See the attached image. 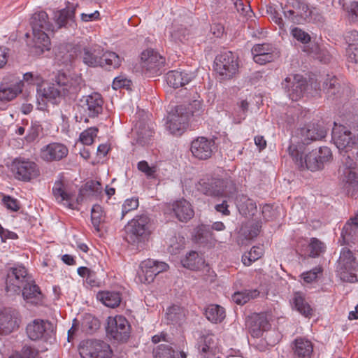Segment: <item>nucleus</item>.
Returning <instances> with one entry per match:
<instances>
[{
    "label": "nucleus",
    "mask_w": 358,
    "mask_h": 358,
    "mask_svg": "<svg viewBox=\"0 0 358 358\" xmlns=\"http://www.w3.org/2000/svg\"><path fill=\"white\" fill-rule=\"evenodd\" d=\"M34 47L41 52L50 49V41L47 34L53 31L54 27L49 22L48 14L43 10L34 13L30 20Z\"/></svg>",
    "instance_id": "1"
},
{
    "label": "nucleus",
    "mask_w": 358,
    "mask_h": 358,
    "mask_svg": "<svg viewBox=\"0 0 358 358\" xmlns=\"http://www.w3.org/2000/svg\"><path fill=\"white\" fill-rule=\"evenodd\" d=\"M197 189L206 196L230 198L236 192V186L229 178L220 179L206 177L199 181Z\"/></svg>",
    "instance_id": "2"
},
{
    "label": "nucleus",
    "mask_w": 358,
    "mask_h": 358,
    "mask_svg": "<svg viewBox=\"0 0 358 358\" xmlns=\"http://www.w3.org/2000/svg\"><path fill=\"white\" fill-rule=\"evenodd\" d=\"M152 232L150 219L146 215L135 216L127 227V240L134 245L141 246L147 241Z\"/></svg>",
    "instance_id": "3"
},
{
    "label": "nucleus",
    "mask_w": 358,
    "mask_h": 358,
    "mask_svg": "<svg viewBox=\"0 0 358 358\" xmlns=\"http://www.w3.org/2000/svg\"><path fill=\"white\" fill-rule=\"evenodd\" d=\"M9 169L16 180L26 182L37 178L40 175L38 164L24 157H15L11 162Z\"/></svg>",
    "instance_id": "4"
},
{
    "label": "nucleus",
    "mask_w": 358,
    "mask_h": 358,
    "mask_svg": "<svg viewBox=\"0 0 358 358\" xmlns=\"http://www.w3.org/2000/svg\"><path fill=\"white\" fill-rule=\"evenodd\" d=\"M337 273L343 281L348 282L358 281V263L352 251L348 248H343L341 251Z\"/></svg>",
    "instance_id": "5"
},
{
    "label": "nucleus",
    "mask_w": 358,
    "mask_h": 358,
    "mask_svg": "<svg viewBox=\"0 0 358 358\" xmlns=\"http://www.w3.org/2000/svg\"><path fill=\"white\" fill-rule=\"evenodd\" d=\"M78 350L82 358H110L113 355L110 345L98 339L81 341Z\"/></svg>",
    "instance_id": "6"
},
{
    "label": "nucleus",
    "mask_w": 358,
    "mask_h": 358,
    "mask_svg": "<svg viewBox=\"0 0 358 358\" xmlns=\"http://www.w3.org/2000/svg\"><path fill=\"white\" fill-rule=\"evenodd\" d=\"M358 129V124L354 126L352 131L348 130L343 125H337L334 123L332 129L331 140L339 150H344L345 153L352 150L358 143L357 136H354L355 130ZM348 155V154H345Z\"/></svg>",
    "instance_id": "7"
},
{
    "label": "nucleus",
    "mask_w": 358,
    "mask_h": 358,
    "mask_svg": "<svg viewBox=\"0 0 358 358\" xmlns=\"http://www.w3.org/2000/svg\"><path fill=\"white\" fill-rule=\"evenodd\" d=\"M165 62V57L154 49L148 48L141 54L142 70L148 76H155L161 74Z\"/></svg>",
    "instance_id": "8"
},
{
    "label": "nucleus",
    "mask_w": 358,
    "mask_h": 358,
    "mask_svg": "<svg viewBox=\"0 0 358 358\" xmlns=\"http://www.w3.org/2000/svg\"><path fill=\"white\" fill-rule=\"evenodd\" d=\"M214 69L222 79H229L238 71V57L231 51L222 52L215 57Z\"/></svg>",
    "instance_id": "9"
},
{
    "label": "nucleus",
    "mask_w": 358,
    "mask_h": 358,
    "mask_svg": "<svg viewBox=\"0 0 358 358\" xmlns=\"http://www.w3.org/2000/svg\"><path fill=\"white\" fill-rule=\"evenodd\" d=\"M52 194L56 201L69 209H74L82 199L81 195H76L75 191L69 188L61 180H56L52 187Z\"/></svg>",
    "instance_id": "10"
},
{
    "label": "nucleus",
    "mask_w": 358,
    "mask_h": 358,
    "mask_svg": "<svg viewBox=\"0 0 358 358\" xmlns=\"http://www.w3.org/2000/svg\"><path fill=\"white\" fill-rule=\"evenodd\" d=\"M189 120V114L185 112V106H178L168 114L165 126L171 134L180 135L186 128Z\"/></svg>",
    "instance_id": "11"
},
{
    "label": "nucleus",
    "mask_w": 358,
    "mask_h": 358,
    "mask_svg": "<svg viewBox=\"0 0 358 358\" xmlns=\"http://www.w3.org/2000/svg\"><path fill=\"white\" fill-rule=\"evenodd\" d=\"M169 265L164 262L148 259L142 262L138 271L139 281L144 284L152 282L157 275L166 271Z\"/></svg>",
    "instance_id": "12"
},
{
    "label": "nucleus",
    "mask_w": 358,
    "mask_h": 358,
    "mask_svg": "<svg viewBox=\"0 0 358 358\" xmlns=\"http://www.w3.org/2000/svg\"><path fill=\"white\" fill-rule=\"evenodd\" d=\"M357 163L349 155H343L341 159V165L338 170L340 179L348 187L358 186V171Z\"/></svg>",
    "instance_id": "13"
},
{
    "label": "nucleus",
    "mask_w": 358,
    "mask_h": 358,
    "mask_svg": "<svg viewBox=\"0 0 358 358\" xmlns=\"http://www.w3.org/2000/svg\"><path fill=\"white\" fill-rule=\"evenodd\" d=\"M26 268L23 266L11 268L7 273L6 290L7 292L19 294L21 288L29 282Z\"/></svg>",
    "instance_id": "14"
},
{
    "label": "nucleus",
    "mask_w": 358,
    "mask_h": 358,
    "mask_svg": "<svg viewBox=\"0 0 358 358\" xmlns=\"http://www.w3.org/2000/svg\"><path fill=\"white\" fill-rule=\"evenodd\" d=\"M106 333L108 336L117 341H125L129 337V324L126 318L121 315L109 317Z\"/></svg>",
    "instance_id": "15"
},
{
    "label": "nucleus",
    "mask_w": 358,
    "mask_h": 358,
    "mask_svg": "<svg viewBox=\"0 0 358 358\" xmlns=\"http://www.w3.org/2000/svg\"><path fill=\"white\" fill-rule=\"evenodd\" d=\"M103 100L99 93H92L83 96L78 106L80 113L88 117H96L102 113Z\"/></svg>",
    "instance_id": "16"
},
{
    "label": "nucleus",
    "mask_w": 358,
    "mask_h": 358,
    "mask_svg": "<svg viewBox=\"0 0 358 358\" xmlns=\"http://www.w3.org/2000/svg\"><path fill=\"white\" fill-rule=\"evenodd\" d=\"M288 152L295 163L301 169L306 168L311 171H315L323 168L315 150L306 155L304 161L302 153L298 150L296 145L291 144L288 148Z\"/></svg>",
    "instance_id": "17"
},
{
    "label": "nucleus",
    "mask_w": 358,
    "mask_h": 358,
    "mask_svg": "<svg viewBox=\"0 0 358 358\" xmlns=\"http://www.w3.org/2000/svg\"><path fill=\"white\" fill-rule=\"evenodd\" d=\"M26 333L32 341H47L53 333V326L48 320L35 319L27 325Z\"/></svg>",
    "instance_id": "18"
},
{
    "label": "nucleus",
    "mask_w": 358,
    "mask_h": 358,
    "mask_svg": "<svg viewBox=\"0 0 358 358\" xmlns=\"http://www.w3.org/2000/svg\"><path fill=\"white\" fill-rule=\"evenodd\" d=\"M24 83L14 76L5 77L0 85V101H10L22 91Z\"/></svg>",
    "instance_id": "19"
},
{
    "label": "nucleus",
    "mask_w": 358,
    "mask_h": 358,
    "mask_svg": "<svg viewBox=\"0 0 358 358\" xmlns=\"http://www.w3.org/2000/svg\"><path fill=\"white\" fill-rule=\"evenodd\" d=\"M21 323L20 313L13 308L0 311V335H8L17 330Z\"/></svg>",
    "instance_id": "20"
},
{
    "label": "nucleus",
    "mask_w": 358,
    "mask_h": 358,
    "mask_svg": "<svg viewBox=\"0 0 358 358\" xmlns=\"http://www.w3.org/2000/svg\"><path fill=\"white\" fill-rule=\"evenodd\" d=\"M282 85L287 90V96L292 101L299 100L307 87L306 80L298 74L287 77Z\"/></svg>",
    "instance_id": "21"
},
{
    "label": "nucleus",
    "mask_w": 358,
    "mask_h": 358,
    "mask_svg": "<svg viewBox=\"0 0 358 358\" xmlns=\"http://www.w3.org/2000/svg\"><path fill=\"white\" fill-rule=\"evenodd\" d=\"M132 133L135 135L137 143L141 145H148L154 134V123L145 118H141L136 121Z\"/></svg>",
    "instance_id": "22"
},
{
    "label": "nucleus",
    "mask_w": 358,
    "mask_h": 358,
    "mask_svg": "<svg viewBox=\"0 0 358 358\" xmlns=\"http://www.w3.org/2000/svg\"><path fill=\"white\" fill-rule=\"evenodd\" d=\"M62 96L61 90L59 89L56 83L43 89L37 88L38 109L44 110L47 102H50L52 104L57 103Z\"/></svg>",
    "instance_id": "23"
},
{
    "label": "nucleus",
    "mask_w": 358,
    "mask_h": 358,
    "mask_svg": "<svg viewBox=\"0 0 358 358\" xmlns=\"http://www.w3.org/2000/svg\"><path fill=\"white\" fill-rule=\"evenodd\" d=\"M68 154V148L63 143L56 142L43 146L40 150L41 158L47 162L60 161Z\"/></svg>",
    "instance_id": "24"
},
{
    "label": "nucleus",
    "mask_w": 358,
    "mask_h": 358,
    "mask_svg": "<svg viewBox=\"0 0 358 358\" xmlns=\"http://www.w3.org/2000/svg\"><path fill=\"white\" fill-rule=\"evenodd\" d=\"M214 145L213 139L200 136L192 141L190 150L194 157L205 160L211 157Z\"/></svg>",
    "instance_id": "25"
},
{
    "label": "nucleus",
    "mask_w": 358,
    "mask_h": 358,
    "mask_svg": "<svg viewBox=\"0 0 358 358\" xmlns=\"http://www.w3.org/2000/svg\"><path fill=\"white\" fill-rule=\"evenodd\" d=\"M55 83L61 90L62 95L78 93L82 86V79L79 76L69 77L64 73H59L55 78Z\"/></svg>",
    "instance_id": "26"
},
{
    "label": "nucleus",
    "mask_w": 358,
    "mask_h": 358,
    "mask_svg": "<svg viewBox=\"0 0 358 358\" xmlns=\"http://www.w3.org/2000/svg\"><path fill=\"white\" fill-rule=\"evenodd\" d=\"M301 141L308 144L314 141L322 140L327 135V130L320 124L310 123L301 127L299 131Z\"/></svg>",
    "instance_id": "27"
},
{
    "label": "nucleus",
    "mask_w": 358,
    "mask_h": 358,
    "mask_svg": "<svg viewBox=\"0 0 358 358\" xmlns=\"http://www.w3.org/2000/svg\"><path fill=\"white\" fill-rule=\"evenodd\" d=\"M251 51L255 62L261 65L273 61L277 55L275 48L270 43L256 44Z\"/></svg>",
    "instance_id": "28"
},
{
    "label": "nucleus",
    "mask_w": 358,
    "mask_h": 358,
    "mask_svg": "<svg viewBox=\"0 0 358 358\" xmlns=\"http://www.w3.org/2000/svg\"><path fill=\"white\" fill-rule=\"evenodd\" d=\"M288 6L292 7L283 11L284 16L294 23L299 22V18L308 16V6L300 0H288Z\"/></svg>",
    "instance_id": "29"
},
{
    "label": "nucleus",
    "mask_w": 358,
    "mask_h": 358,
    "mask_svg": "<svg viewBox=\"0 0 358 358\" xmlns=\"http://www.w3.org/2000/svg\"><path fill=\"white\" fill-rule=\"evenodd\" d=\"M102 52L103 50L98 45L86 47L80 52V57L83 63L88 66H102Z\"/></svg>",
    "instance_id": "30"
},
{
    "label": "nucleus",
    "mask_w": 358,
    "mask_h": 358,
    "mask_svg": "<svg viewBox=\"0 0 358 358\" xmlns=\"http://www.w3.org/2000/svg\"><path fill=\"white\" fill-rule=\"evenodd\" d=\"M292 349L296 358H311L313 345L309 339L300 336L292 342Z\"/></svg>",
    "instance_id": "31"
},
{
    "label": "nucleus",
    "mask_w": 358,
    "mask_h": 358,
    "mask_svg": "<svg viewBox=\"0 0 358 358\" xmlns=\"http://www.w3.org/2000/svg\"><path fill=\"white\" fill-rule=\"evenodd\" d=\"M172 210L176 217L182 222H187L191 220L194 215L192 206L185 199L176 201L172 204Z\"/></svg>",
    "instance_id": "32"
},
{
    "label": "nucleus",
    "mask_w": 358,
    "mask_h": 358,
    "mask_svg": "<svg viewBox=\"0 0 358 358\" xmlns=\"http://www.w3.org/2000/svg\"><path fill=\"white\" fill-rule=\"evenodd\" d=\"M22 296L27 303L38 306L43 303V294L38 285L29 281L22 287Z\"/></svg>",
    "instance_id": "33"
},
{
    "label": "nucleus",
    "mask_w": 358,
    "mask_h": 358,
    "mask_svg": "<svg viewBox=\"0 0 358 358\" xmlns=\"http://www.w3.org/2000/svg\"><path fill=\"white\" fill-rule=\"evenodd\" d=\"M193 76L186 71L173 70L169 71L166 75L167 84L173 87L178 88L188 84L192 79Z\"/></svg>",
    "instance_id": "34"
},
{
    "label": "nucleus",
    "mask_w": 358,
    "mask_h": 358,
    "mask_svg": "<svg viewBox=\"0 0 358 358\" xmlns=\"http://www.w3.org/2000/svg\"><path fill=\"white\" fill-rule=\"evenodd\" d=\"M345 40L348 45L347 48L348 61L358 63V31L352 30L347 32Z\"/></svg>",
    "instance_id": "35"
},
{
    "label": "nucleus",
    "mask_w": 358,
    "mask_h": 358,
    "mask_svg": "<svg viewBox=\"0 0 358 358\" xmlns=\"http://www.w3.org/2000/svg\"><path fill=\"white\" fill-rule=\"evenodd\" d=\"M341 83L338 79L335 76L329 77L328 76L327 79L324 81L323 90L326 92L329 98L335 99L343 95L346 90L342 88V91H341Z\"/></svg>",
    "instance_id": "36"
},
{
    "label": "nucleus",
    "mask_w": 358,
    "mask_h": 358,
    "mask_svg": "<svg viewBox=\"0 0 358 358\" xmlns=\"http://www.w3.org/2000/svg\"><path fill=\"white\" fill-rule=\"evenodd\" d=\"M96 298L106 306L113 308L117 307L122 300L120 294L115 291L99 292Z\"/></svg>",
    "instance_id": "37"
},
{
    "label": "nucleus",
    "mask_w": 358,
    "mask_h": 358,
    "mask_svg": "<svg viewBox=\"0 0 358 358\" xmlns=\"http://www.w3.org/2000/svg\"><path fill=\"white\" fill-rule=\"evenodd\" d=\"M194 240L201 243H213L215 241V234L209 225L201 224L195 228L194 232Z\"/></svg>",
    "instance_id": "38"
},
{
    "label": "nucleus",
    "mask_w": 358,
    "mask_h": 358,
    "mask_svg": "<svg viewBox=\"0 0 358 358\" xmlns=\"http://www.w3.org/2000/svg\"><path fill=\"white\" fill-rule=\"evenodd\" d=\"M217 348V337L211 334L208 333L203 335L199 341L198 349L201 353H214Z\"/></svg>",
    "instance_id": "39"
},
{
    "label": "nucleus",
    "mask_w": 358,
    "mask_h": 358,
    "mask_svg": "<svg viewBox=\"0 0 358 358\" xmlns=\"http://www.w3.org/2000/svg\"><path fill=\"white\" fill-rule=\"evenodd\" d=\"M206 318L213 323H220L225 318V310L217 304H210L205 311Z\"/></svg>",
    "instance_id": "40"
},
{
    "label": "nucleus",
    "mask_w": 358,
    "mask_h": 358,
    "mask_svg": "<svg viewBox=\"0 0 358 358\" xmlns=\"http://www.w3.org/2000/svg\"><path fill=\"white\" fill-rule=\"evenodd\" d=\"M205 261L196 252L192 251L182 260L184 267L191 270H199L204 265Z\"/></svg>",
    "instance_id": "41"
},
{
    "label": "nucleus",
    "mask_w": 358,
    "mask_h": 358,
    "mask_svg": "<svg viewBox=\"0 0 358 358\" xmlns=\"http://www.w3.org/2000/svg\"><path fill=\"white\" fill-rule=\"evenodd\" d=\"M303 50L324 63H327L330 60V55L327 49L318 43H311V46L308 49H306V47H305Z\"/></svg>",
    "instance_id": "42"
},
{
    "label": "nucleus",
    "mask_w": 358,
    "mask_h": 358,
    "mask_svg": "<svg viewBox=\"0 0 358 358\" xmlns=\"http://www.w3.org/2000/svg\"><path fill=\"white\" fill-rule=\"evenodd\" d=\"M236 205L240 213L243 215H253L255 210H256V203L254 202V201L245 195L238 196L237 199Z\"/></svg>",
    "instance_id": "43"
},
{
    "label": "nucleus",
    "mask_w": 358,
    "mask_h": 358,
    "mask_svg": "<svg viewBox=\"0 0 358 358\" xmlns=\"http://www.w3.org/2000/svg\"><path fill=\"white\" fill-rule=\"evenodd\" d=\"M78 274L85 279L86 284L90 287H97L99 285V280L96 273L90 268L80 266L77 269Z\"/></svg>",
    "instance_id": "44"
},
{
    "label": "nucleus",
    "mask_w": 358,
    "mask_h": 358,
    "mask_svg": "<svg viewBox=\"0 0 358 358\" xmlns=\"http://www.w3.org/2000/svg\"><path fill=\"white\" fill-rule=\"evenodd\" d=\"M293 304L295 308L305 317H309L312 315L310 306L306 302L301 293L296 292L294 294Z\"/></svg>",
    "instance_id": "45"
},
{
    "label": "nucleus",
    "mask_w": 358,
    "mask_h": 358,
    "mask_svg": "<svg viewBox=\"0 0 358 358\" xmlns=\"http://www.w3.org/2000/svg\"><path fill=\"white\" fill-rule=\"evenodd\" d=\"M259 294L257 289L237 292L232 295L231 299L236 304L243 305L250 299L256 298Z\"/></svg>",
    "instance_id": "46"
},
{
    "label": "nucleus",
    "mask_w": 358,
    "mask_h": 358,
    "mask_svg": "<svg viewBox=\"0 0 358 358\" xmlns=\"http://www.w3.org/2000/svg\"><path fill=\"white\" fill-rule=\"evenodd\" d=\"M262 246H253L248 252L242 256V262L245 266H249L252 262L259 259L263 255Z\"/></svg>",
    "instance_id": "47"
},
{
    "label": "nucleus",
    "mask_w": 358,
    "mask_h": 358,
    "mask_svg": "<svg viewBox=\"0 0 358 358\" xmlns=\"http://www.w3.org/2000/svg\"><path fill=\"white\" fill-rule=\"evenodd\" d=\"M74 9L66 8L55 13V20L59 27L64 26L69 20L74 17Z\"/></svg>",
    "instance_id": "48"
},
{
    "label": "nucleus",
    "mask_w": 358,
    "mask_h": 358,
    "mask_svg": "<svg viewBox=\"0 0 358 358\" xmlns=\"http://www.w3.org/2000/svg\"><path fill=\"white\" fill-rule=\"evenodd\" d=\"M102 61L103 66H108L110 68H118L122 62V58L114 52H102Z\"/></svg>",
    "instance_id": "49"
},
{
    "label": "nucleus",
    "mask_w": 358,
    "mask_h": 358,
    "mask_svg": "<svg viewBox=\"0 0 358 358\" xmlns=\"http://www.w3.org/2000/svg\"><path fill=\"white\" fill-rule=\"evenodd\" d=\"M155 358H178V352L168 345L161 344L153 352Z\"/></svg>",
    "instance_id": "50"
},
{
    "label": "nucleus",
    "mask_w": 358,
    "mask_h": 358,
    "mask_svg": "<svg viewBox=\"0 0 358 358\" xmlns=\"http://www.w3.org/2000/svg\"><path fill=\"white\" fill-rule=\"evenodd\" d=\"M92 224L96 231H100V224L103 221V210L100 206L95 205L91 212Z\"/></svg>",
    "instance_id": "51"
},
{
    "label": "nucleus",
    "mask_w": 358,
    "mask_h": 358,
    "mask_svg": "<svg viewBox=\"0 0 358 358\" xmlns=\"http://www.w3.org/2000/svg\"><path fill=\"white\" fill-rule=\"evenodd\" d=\"M98 129L95 127H90L80 134V141L84 145H90L94 142V138L98 133Z\"/></svg>",
    "instance_id": "52"
},
{
    "label": "nucleus",
    "mask_w": 358,
    "mask_h": 358,
    "mask_svg": "<svg viewBox=\"0 0 358 358\" xmlns=\"http://www.w3.org/2000/svg\"><path fill=\"white\" fill-rule=\"evenodd\" d=\"M308 248L311 257H318L325 250L324 244L316 238H310Z\"/></svg>",
    "instance_id": "53"
},
{
    "label": "nucleus",
    "mask_w": 358,
    "mask_h": 358,
    "mask_svg": "<svg viewBox=\"0 0 358 358\" xmlns=\"http://www.w3.org/2000/svg\"><path fill=\"white\" fill-rule=\"evenodd\" d=\"M139 206V201L137 196H132L124 200L122 206V217H123L130 211L136 210Z\"/></svg>",
    "instance_id": "54"
},
{
    "label": "nucleus",
    "mask_w": 358,
    "mask_h": 358,
    "mask_svg": "<svg viewBox=\"0 0 358 358\" xmlns=\"http://www.w3.org/2000/svg\"><path fill=\"white\" fill-rule=\"evenodd\" d=\"M290 33L294 39L303 44H307L310 41V36L301 28L294 27Z\"/></svg>",
    "instance_id": "55"
},
{
    "label": "nucleus",
    "mask_w": 358,
    "mask_h": 358,
    "mask_svg": "<svg viewBox=\"0 0 358 358\" xmlns=\"http://www.w3.org/2000/svg\"><path fill=\"white\" fill-rule=\"evenodd\" d=\"M317 154L318 160L320 162L322 167L327 162H329L332 159V153L328 147H321L319 150H315Z\"/></svg>",
    "instance_id": "56"
},
{
    "label": "nucleus",
    "mask_w": 358,
    "mask_h": 358,
    "mask_svg": "<svg viewBox=\"0 0 358 358\" xmlns=\"http://www.w3.org/2000/svg\"><path fill=\"white\" fill-rule=\"evenodd\" d=\"M29 85H35L38 87L41 85L43 82V78L38 73L27 72L23 75V80Z\"/></svg>",
    "instance_id": "57"
},
{
    "label": "nucleus",
    "mask_w": 358,
    "mask_h": 358,
    "mask_svg": "<svg viewBox=\"0 0 358 358\" xmlns=\"http://www.w3.org/2000/svg\"><path fill=\"white\" fill-rule=\"evenodd\" d=\"M187 31L183 27L173 28L170 32V37L172 41L176 43L184 42L186 40Z\"/></svg>",
    "instance_id": "58"
},
{
    "label": "nucleus",
    "mask_w": 358,
    "mask_h": 358,
    "mask_svg": "<svg viewBox=\"0 0 358 358\" xmlns=\"http://www.w3.org/2000/svg\"><path fill=\"white\" fill-rule=\"evenodd\" d=\"M234 6L237 11L242 15L246 17H251L253 12L249 4H244L241 0H236L234 2Z\"/></svg>",
    "instance_id": "59"
},
{
    "label": "nucleus",
    "mask_w": 358,
    "mask_h": 358,
    "mask_svg": "<svg viewBox=\"0 0 358 358\" xmlns=\"http://www.w3.org/2000/svg\"><path fill=\"white\" fill-rule=\"evenodd\" d=\"M181 310L180 308L176 306L170 307L166 312L167 319L172 322H178L182 317Z\"/></svg>",
    "instance_id": "60"
},
{
    "label": "nucleus",
    "mask_w": 358,
    "mask_h": 358,
    "mask_svg": "<svg viewBox=\"0 0 358 358\" xmlns=\"http://www.w3.org/2000/svg\"><path fill=\"white\" fill-rule=\"evenodd\" d=\"M322 271L321 267H315L312 270L303 272L301 276L303 280L308 283L313 282L317 278V274Z\"/></svg>",
    "instance_id": "61"
},
{
    "label": "nucleus",
    "mask_w": 358,
    "mask_h": 358,
    "mask_svg": "<svg viewBox=\"0 0 358 358\" xmlns=\"http://www.w3.org/2000/svg\"><path fill=\"white\" fill-rule=\"evenodd\" d=\"M138 169L144 173L147 177H153L155 173V169L153 166H150L146 161H141L138 163Z\"/></svg>",
    "instance_id": "62"
},
{
    "label": "nucleus",
    "mask_w": 358,
    "mask_h": 358,
    "mask_svg": "<svg viewBox=\"0 0 358 358\" xmlns=\"http://www.w3.org/2000/svg\"><path fill=\"white\" fill-rule=\"evenodd\" d=\"M252 320L263 329L265 331L270 327L269 321L266 315L264 313L256 315Z\"/></svg>",
    "instance_id": "63"
},
{
    "label": "nucleus",
    "mask_w": 358,
    "mask_h": 358,
    "mask_svg": "<svg viewBox=\"0 0 358 358\" xmlns=\"http://www.w3.org/2000/svg\"><path fill=\"white\" fill-rule=\"evenodd\" d=\"M201 109L202 106L200 101L194 100L189 104L187 109L185 108V112L189 113L190 117L191 116L200 115Z\"/></svg>",
    "instance_id": "64"
}]
</instances>
